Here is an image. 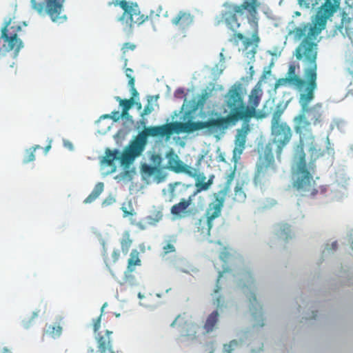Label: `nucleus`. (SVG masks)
Segmentation results:
<instances>
[{"label": "nucleus", "mask_w": 353, "mask_h": 353, "mask_svg": "<svg viewBox=\"0 0 353 353\" xmlns=\"http://www.w3.org/2000/svg\"><path fill=\"white\" fill-rule=\"evenodd\" d=\"M175 95L176 97H180L181 95H184V90L183 89H178L176 90L175 92Z\"/></svg>", "instance_id": "nucleus-54"}, {"label": "nucleus", "mask_w": 353, "mask_h": 353, "mask_svg": "<svg viewBox=\"0 0 353 353\" xmlns=\"http://www.w3.org/2000/svg\"><path fill=\"white\" fill-rule=\"evenodd\" d=\"M139 122L143 126H145L146 124V120L145 119H141Z\"/></svg>", "instance_id": "nucleus-64"}, {"label": "nucleus", "mask_w": 353, "mask_h": 353, "mask_svg": "<svg viewBox=\"0 0 353 353\" xmlns=\"http://www.w3.org/2000/svg\"><path fill=\"white\" fill-rule=\"evenodd\" d=\"M249 70H250L249 73H250V77L252 78L254 74V70L253 66H250L249 68Z\"/></svg>", "instance_id": "nucleus-60"}, {"label": "nucleus", "mask_w": 353, "mask_h": 353, "mask_svg": "<svg viewBox=\"0 0 353 353\" xmlns=\"http://www.w3.org/2000/svg\"><path fill=\"white\" fill-rule=\"evenodd\" d=\"M248 130V126L243 127L237 130L234 140L235 146L233 150V158L236 160L240 158V156L245 148L246 137Z\"/></svg>", "instance_id": "nucleus-16"}, {"label": "nucleus", "mask_w": 353, "mask_h": 353, "mask_svg": "<svg viewBox=\"0 0 353 353\" xmlns=\"http://www.w3.org/2000/svg\"><path fill=\"white\" fill-rule=\"evenodd\" d=\"M154 168L153 167H151V166H148L146 167L145 168V172H148L149 174H152L153 173V170H154Z\"/></svg>", "instance_id": "nucleus-58"}, {"label": "nucleus", "mask_w": 353, "mask_h": 353, "mask_svg": "<svg viewBox=\"0 0 353 353\" xmlns=\"http://www.w3.org/2000/svg\"><path fill=\"white\" fill-rule=\"evenodd\" d=\"M315 19L313 21V26L310 25L309 23L303 24L301 26L296 27L294 29L293 33L294 34V38L297 40L301 39L303 37L305 38L303 39L305 40L310 31V30L314 27Z\"/></svg>", "instance_id": "nucleus-22"}, {"label": "nucleus", "mask_w": 353, "mask_h": 353, "mask_svg": "<svg viewBox=\"0 0 353 353\" xmlns=\"http://www.w3.org/2000/svg\"><path fill=\"white\" fill-rule=\"evenodd\" d=\"M136 48V45L132 43H125L121 48L123 57L129 51H133Z\"/></svg>", "instance_id": "nucleus-41"}, {"label": "nucleus", "mask_w": 353, "mask_h": 353, "mask_svg": "<svg viewBox=\"0 0 353 353\" xmlns=\"http://www.w3.org/2000/svg\"><path fill=\"white\" fill-rule=\"evenodd\" d=\"M283 113V110L281 109L280 106L278 105L276 109L274 110L272 114L271 120V125H275L281 123H285L286 122L282 121L281 117Z\"/></svg>", "instance_id": "nucleus-34"}, {"label": "nucleus", "mask_w": 353, "mask_h": 353, "mask_svg": "<svg viewBox=\"0 0 353 353\" xmlns=\"http://www.w3.org/2000/svg\"><path fill=\"white\" fill-rule=\"evenodd\" d=\"M130 91L132 93V97L134 99V98L138 96L139 93L135 88H131Z\"/></svg>", "instance_id": "nucleus-52"}, {"label": "nucleus", "mask_w": 353, "mask_h": 353, "mask_svg": "<svg viewBox=\"0 0 353 353\" xmlns=\"http://www.w3.org/2000/svg\"><path fill=\"white\" fill-rule=\"evenodd\" d=\"M196 192L190 195L188 199H182L179 203L174 204L170 209L171 214L174 216L181 219L189 214L188 208L192 204Z\"/></svg>", "instance_id": "nucleus-17"}, {"label": "nucleus", "mask_w": 353, "mask_h": 353, "mask_svg": "<svg viewBox=\"0 0 353 353\" xmlns=\"http://www.w3.org/2000/svg\"><path fill=\"white\" fill-rule=\"evenodd\" d=\"M347 70L349 74L353 77V57L347 60Z\"/></svg>", "instance_id": "nucleus-47"}, {"label": "nucleus", "mask_w": 353, "mask_h": 353, "mask_svg": "<svg viewBox=\"0 0 353 353\" xmlns=\"http://www.w3.org/2000/svg\"><path fill=\"white\" fill-rule=\"evenodd\" d=\"M237 345L238 342L236 340H232L228 344H225L223 346V353H232V347ZM215 350L216 348L212 342L205 345V351L207 353H214Z\"/></svg>", "instance_id": "nucleus-25"}, {"label": "nucleus", "mask_w": 353, "mask_h": 353, "mask_svg": "<svg viewBox=\"0 0 353 353\" xmlns=\"http://www.w3.org/2000/svg\"><path fill=\"white\" fill-rule=\"evenodd\" d=\"M172 327L180 328L181 337L188 340L194 341L197 339V330L199 325L192 321L185 313L179 314L174 321L170 324Z\"/></svg>", "instance_id": "nucleus-13"}, {"label": "nucleus", "mask_w": 353, "mask_h": 353, "mask_svg": "<svg viewBox=\"0 0 353 353\" xmlns=\"http://www.w3.org/2000/svg\"><path fill=\"white\" fill-rule=\"evenodd\" d=\"M164 137L160 125L145 128L124 149L120 159L123 165L132 163L144 150L147 144L148 137Z\"/></svg>", "instance_id": "nucleus-7"}, {"label": "nucleus", "mask_w": 353, "mask_h": 353, "mask_svg": "<svg viewBox=\"0 0 353 353\" xmlns=\"http://www.w3.org/2000/svg\"><path fill=\"white\" fill-rule=\"evenodd\" d=\"M223 108L226 117H219L217 120L222 130H226L230 124H235L239 121L248 122L245 103L239 86H232L224 97Z\"/></svg>", "instance_id": "nucleus-5"}, {"label": "nucleus", "mask_w": 353, "mask_h": 353, "mask_svg": "<svg viewBox=\"0 0 353 353\" xmlns=\"http://www.w3.org/2000/svg\"><path fill=\"white\" fill-rule=\"evenodd\" d=\"M193 22V17L190 13L180 11L176 17L172 19V23L179 28V29L184 31Z\"/></svg>", "instance_id": "nucleus-19"}, {"label": "nucleus", "mask_w": 353, "mask_h": 353, "mask_svg": "<svg viewBox=\"0 0 353 353\" xmlns=\"http://www.w3.org/2000/svg\"><path fill=\"white\" fill-rule=\"evenodd\" d=\"M21 30V27L11 19L6 21L4 26L1 28L0 37V50L3 52H14V57H17L21 48H23L22 41L18 38V32Z\"/></svg>", "instance_id": "nucleus-10"}, {"label": "nucleus", "mask_w": 353, "mask_h": 353, "mask_svg": "<svg viewBox=\"0 0 353 353\" xmlns=\"http://www.w3.org/2000/svg\"><path fill=\"white\" fill-rule=\"evenodd\" d=\"M298 1L301 6H304L306 8H309L316 3V0H298Z\"/></svg>", "instance_id": "nucleus-42"}, {"label": "nucleus", "mask_w": 353, "mask_h": 353, "mask_svg": "<svg viewBox=\"0 0 353 353\" xmlns=\"http://www.w3.org/2000/svg\"><path fill=\"white\" fill-rule=\"evenodd\" d=\"M50 148H51V141H50L49 144L44 148L45 154H47Z\"/></svg>", "instance_id": "nucleus-59"}, {"label": "nucleus", "mask_w": 353, "mask_h": 353, "mask_svg": "<svg viewBox=\"0 0 353 353\" xmlns=\"http://www.w3.org/2000/svg\"><path fill=\"white\" fill-rule=\"evenodd\" d=\"M120 243L122 252L124 254H127L132 243V241L130 239V233L128 231L123 234V236Z\"/></svg>", "instance_id": "nucleus-30"}, {"label": "nucleus", "mask_w": 353, "mask_h": 353, "mask_svg": "<svg viewBox=\"0 0 353 353\" xmlns=\"http://www.w3.org/2000/svg\"><path fill=\"white\" fill-rule=\"evenodd\" d=\"M119 153V152L117 150L112 151L109 148H107L105 152V156L103 157L101 163L107 166L112 165L114 161L119 159L117 157Z\"/></svg>", "instance_id": "nucleus-26"}, {"label": "nucleus", "mask_w": 353, "mask_h": 353, "mask_svg": "<svg viewBox=\"0 0 353 353\" xmlns=\"http://www.w3.org/2000/svg\"><path fill=\"white\" fill-rule=\"evenodd\" d=\"M121 210L123 213V217L125 218V217H128V216L130 215H133V214H135V212H134V210L132 209L130 211L128 210V209L125 208V207H122L121 208Z\"/></svg>", "instance_id": "nucleus-49"}, {"label": "nucleus", "mask_w": 353, "mask_h": 353, "mask_svg": "<svg viewBox=\"0 0 353 353\" xmlns=\"http://www.w3.org/2000/svg\"><path fill=\"white\" fill-rule=\"evenodd\" d=\"M112 334V332L109 330H106L103 334L98 333L96 341L99 352L116 353L113 350L112 340L110 338Z\"/></svg>", "instance_id": "nucleus-18"}, {"label": "nucleus", "mask_w": 353, "mask_h": 353, "mask_svg": "<svg viewBox=\"0 0 353 353\" xmlns=\"http://www.w3.org/2000/svg\"><path fill=\"white\" fill-rule=\"evenodd\" d=\"M341 0H325V2L319 8L315 15L314 27L312 29L316 33L321 32L325 28L327 21L339 8Z\"/></svg>", "instance_id": "nucleus-12"}, {"label": "nucleus", "mask_w": 353, "mask_h": 353, "mask_svg": "<svg viewBox=\"0 0 353 353\" xmlns=\"http://www.w3.org/2000/svg\"><path fill=\"white\" fill-rule=\"evenodd\" d=\"M154 110V108L150 101H148V104L144 107L143 110L141 113V116L143 117L145 115L150 114Z\"/></svg>", "instance_id": "nucleus-43"}, {"label": "nucleus", "mask_w": 353, "mask_h": 353, "mask_svg": "<svg viewBox=\"0 0 353 353\" xmlns=\"http://www.w3.org/2000/svg\"><path fill=\"white\" fill-rule=\"evenodd\" d=\"M236 31L237 30L233 32V34L229 39V41L230 43L237 46H239L240 41H243L245 48H248L250 46L252 45V41L250 39L245 38L243 33L236 32Z\"/></svg>", "instance_id": "nucleus-24"}, {"label": "nucleus", "mask_w": 353, "mask_h": 353, "mask_svg": "<svg viewBox=\"0 0 353 353\" xmlns=\"http://www.w3.org/2000/svg\"><path fill=\"white\" fill-rule=\"evenodd\" d=\"M114 202H115V199L112 196H109V197H107L105 199H104V201L102 203V205L108 206V205H112Z\"/></svg>", "instance_id": "nucleus-48"}, {"label": "nucleus", "mask_w": 353, "mask_h": 353, "mask_svg": "<svg viewBox=\"0 0 353 353\" xmlns=\"http://www.w3.org/2000/svg\"><path fill=\"white\" fill-rule=\"evenodd\" d=\"M106 305V303H105L103 307H101V313L103 312V309L105 306ZM101 316L102 314L99 316H98L96 319L93 321V330L95 333H97L101 327Z\"/></svg>", "instance_id": "nucleus-40"}, {"label": "nucleus", "mask_w": 353, "mask_h": 353, "mask_svg": "<svg viewBox=\"0 0 353 353\" xmlns=\"http://www.w3.org/2000/svg\"><path fill=\"white\" fill-rule=\"evenodd\" d=\"M161 161V156L156 155V156L154 157V163H157L159 164Z\"/></svg>", "instance_id": "nucleus-56"}, {"label": "nucleus", "mask_w": 353, "mask_h": 353, "mask_svg": "<svg viewBox=\"0 0 353 353\" xmlns=\"http://www.w3.org/2000/svg\"><path fill=\"white\" fill-rule=\"evenodd\" d=\"M222 276V273L221 272H219V277L217 279V283H219L221 277ZM221 290V288L219 286V285L217 284L216 286V288L214 289V294H216L219 292V290Z\"/></svg>", "instance_id": "nucleus-51"}, {"label": "nucleus", "mask_w": 353, "mask_h": 353, "mask_svg": "<svg viewBox=\"0 0 353 353\" xmlns=\"http://www.w3.org/2000/svg\"><path fill=\"white\" fill-rule=\"evenodd\" d=\"M46 334L55 339L59 337L62 333V327L59 323L50 324L46 326Z\"/></svg>", "instance_id": "nucleus-29"}, {"label": "nucleus", "mask_w": 353, "mask_h": 353, "mask_svg": "<svg viewBox=\"0 0 353 353\" xmlns=\"http://www.w3.org/2000/svg\"><path fill=\"white\" fill-rule=\"evenodd\" d=\"M213 305L216 306V310L212 311L206 317L203 325L205 334L211 333L218 328L220 316L218 310H221L223 306H225L223 297L221 296H219L216 299H213Z\"/></svg>", "instance_id": "nucleus-15"}, {"label": "nucleus", "mask_w": 353, "mask_h": 353, "mask_svg": "<svg viewBox=\"0 0 353 353\" xmlns=\"http://www.w3.org/2000/svg\"><path fill=\"white\" fill-rule=\"evenodd\" d=\"M133 72V70L131 68H126L125 69V74L127 77H130L132 76V73Z\"/></svg>", "instance_id": "nucleus-55"}, {"label": "nucleus", "mask_w": 353, "mask_h": 353, "mask_svg": "<svg viewBox=\"0 0 353 353\" xmlns=\"http://www.w3.org/2000/svg\"><path fill=\"white\" fill-rule=\"evenodd\" d=\"M183 172L191 177H195L197 176V170L185 163H182L180 167V170L176 173Z\"/></svg>", "instance_id": "nucleus-35"}, {"label": "nucleus", "mask_w": 353, "mask_h": 353, "mask_svg": "<svg viewBox=\"0 0 353 353\" xmlns=\"http://www.w3.org/2000/svg\"><path fill=\"white\" fill-rule=\"evenodd\" d=\"M249 301L250 303V310L252 311V314L256 316V312H261L262 307L261 305L258 303L256 294L254 293H250L249 296Z\"/></svg>", "instance_id": "nucleus-31"}, {"label": "nucleus", "mask_w": 353, "mask_h": 353, "mask_svg": "<svg viewBox=\"0 0 353 353\" xmlns=\"http://www.w3.org/2000/svg\"><path fill=\"white\" fill-rule=\"evenodd\" d=\"M114 4L115 6H119L123 10L122 15L119 18V21L128 30H131L134 24L139 26L148 19L152 23H156L161 17L163 10L162 7L159 6L155 10H152L150 15L145 16L141 13L137 3L127 1L126 0H117Z\"/></svg>", "instance_id": "nucleus-6"}, {"label": "nucleus", "mask_w": 353, "mask_h": 353, "mask_svg": "<svg viewBox=\"0 0 353 353\" xmlns=\"http://www.w3.org/2000/svg\"><path fill=\"white\" fill-rule=\"evenodd\" d=\"M287 84H290V81L286 77L285 78H280L275 82L274 89L276 90L280 86L286 85Z\"/></svg>", "instance_id": "nucleus-44"}, {"label": "nucleus", "mask_w": 353, "mask_h": 353, "mask_svg": "<svg viewBox=\"0 0 353 353\" xmlns=\"http://www.w3.org/2000/svg\"><path fill=\"white\" fill-rule=\"evenodd\" d=\"M332 247L333 248V250H336V248H337V242L336 241H334L332 243Z\"/></svg>", "instance_id": "nucleus-63"}, {"label": "nucleus", "mask_w": 353, "mask_h": 353, "mask_svg": "<svg viewBox=\"0 0 353 353\" xmlns=\"http://www.w3.org/2000/svg\"><path fill=\"white\" fill-rule=\"evenodd\" d=\"M198 179L199 181L197 183L205 182V180L206 179V177L204 176V174H201L198 176Z\"/></svg>", "instance_id": "nucleus-57"}, {"label": "nucleus", "mask_w": 353, "mask_h": 353, "mask_svg": "<svg viewBox=\"0 0 353 353\" xmlns=\"http://www.w3.org/2000/svg\"><path fill=\"white\" fill-rule=\"evenodd\" d=\"M41 148V146L39 145H35L34 146L26 150V155L23 159V163H28L35 160V151L37 149Z\"/></svg>", "instance_id": "nucleus-32"}, {"label": "nucleus", "mask_w": 353, "mask_h": 353, "mask_svg": "<svg viewBox=\"0 0 353 353\" xmlns=\"http://www.w3.org/2000/svg\"><path fill=\"white\" fill-rule=\"evenodd\" d=\"M164 137L160 125L145 128L124 149L120 159L123 165L132 163L144 150L147 144L148 137Z\"/></svg>", "instance_id": "nucleus-8"}, {"label": "nucleus", "mask_w": 353, "mask_h": 353, "mask_svg": "<svg viewBox=\"0 0 353 353\" xmlns=\"http://www.w3.org/2000/svg\"><path fill=\"white\" fill-rule=\"evenodd\" d=\"M292 137V130L287 123L271 125V139L265 145L256 164L254 178L256 184L262 183L263 179L269 177L276 170L273 145H275L276 159L280 161L283 150L290 143Z\"/></svg>", "instance_id": "nucleus-2"}, {"label": "nucleus", "mask_w": 353, "mask_h": 353, "mask_svg": "<svg viewBox=\"0 0 353 353\" xmlns=\"http://www.w3.org/2000/svg\"><path fill=\"white\" fill-rule=\"evenodd\" d=\"M261 6L259 0H244L241 4H232L228 6V10L221 13V21L226 27L232 32L238 30L241 26L238 17L247 19L252 29V44L256 46L260 41L259 37V14L258 10Z\"/></svg>", "instance_id": "nucleus-3"}, {"label": "nucleus", "mask_w": 353, "mask_h": 353, "mask_svg": "<svg viewBox=\"0 0 353 353\" xmlns=\"http://www.w3.org/2000/svg\"><path fill=\"white\" fill-rule=\"evenodd\" d=\"M65 0H44V2H39L37 0H31L32 8L39 14L45 12L50 17L51 20L55 23H63L67 17L63 14V3Z\"/></svg>", "instance_id": "nucleus-11"}, {"label": "nucleus", "mask_w": 353, "mask_h": 353, "mask_svg": "<svg viewBox=\"0 0 353 353\" xmlns=\"http://www.w3.org/2000/svg\"><path fill=\"white\" fill-rule=\"evenodd\" d=\"M121 114V118H128L129 117V112L128 111L122 110Z\"/></svg>", "instance_id": "nucleus-53"}, {"label": "nucleus", "mask_w": 353, "mask_h": 353, "mask_svg": "<svg viewBox=\"0 0 353 353\" xmlns=\"http://www.w3.org/2000/svg\"><path fill=\"white\" fill-rule=\"evenodd\" d=\"M1 353H12V352H11V351L8 348L4 347L2 350V352Z\"/></svg>", "instance_id": "nucleus-61"}, {"label": "nucleus", "mask_w": 353, "mask_h": 353, "mask_svg": "<svg viewBox=\"0 0 353 353\" xmlns=\"http://www.w3.org/2000/svg\"><path fill=\"white\" fill-rule=\"evenodd\" d=\"M276 234L279 238L285 241H288L292 237L290 226L288 224L283 223H279L277 225Z\"/></svg>", "instance_id": "nucleus-23"}, {"label": "nucleus", "mask_w": 353, "mask_h": 353, "mask_svg": "<svg viewBox=\"0 0 353 353\" xmlns=\"http://www.w3.org/2000/svg\"><path fill=\"white\" fill-rule=\"evenodd\" d=\"M234 177L235 169L225 176L226 181L223 188L212 194L211 201L208 205L204 216L196 222V232L203 238L208 239L210 236V231L214 220L221 216L227 195L230 190Z\"/></svg>", "instance_id": "nucleus-4"}, {"label": "nucleus", "mask_w": 353, "mask_h": 353, "mask_svg": "<svg viewBox=\"0 0 353 353\" xmlns=\"http://www.w3.org/2000/svg\"><path fill=\"white\" fill-rule=\"evenodd\" d=\"M214 177V175H211L209 177L208 181L196 183V185L198 188L197 191L208 190L209 188L210 187V185L213 183Z\"/></svg>", "instance_id": "nucleus-38"}, {"label": "nucleus", "mask_w": 353, "mask_h": 353, "mask_svg": "<svg viewBox=\"0 0 353 353\" xmlns=\"http://www.w3.org/2000/svg\"><path fill=\"white\" fill-rule=\"evenodd\" d=\"M245 198V194L244 193L242 187L237 184L234 188V199L237 200H243Z\"/></svg>", "instance_id": "nucleus-39"}, {"label": "nucleus", "mask_w": 353, "mask_h": 353, "mask_svg": "<svg viewBox=\"0 0 353 353\" xmlns=\"http://www.w3.org/2000/svg\"><path fill=\"white\" fill-rule=\"evenodd\" d=\"M320 192L321 194H325L326 192V188L325 187H321L320 188Z\"/></svg>", "instance_id": "nucleus-62"}, {"label": "nucleus", "mask_w": 353, "mask_h": 353, "mask_svg": "<svg viewBox=\"0 0 353 353\" xmlns=\"http://www.w3.org/2000/svg\"><path fill=\"white\" fill-rule=\"evenodd\" d=\"M104 118H110L114 121H118L121 119V114L119 111H113L110 114H105Z\"/></svg>", "instance_id": "nucleus-45"}, {"label": "nucleus", "mask_w": 353, "mask_h": 353, "mask_svg": "<svg viewBox=\"0 0 353 353\" xmlns=\"http://www.w3.org/2000/svg\"><path fill=\"white\" fill-rule=\"evenodd\" d=\"M163 253L165 254H167L168 253L175 252V248H174V246L172 244L168 243L167 245L163 246Z\"/></svg>", "instance_id": "nucleus-46"}, {"label": "nucleus", "mask_w": 353, "mask_h": 353, "mask_svg": "<svg viewBox=\"0 0 353 353\" xmlns=\"http://www.w3.org/2000/svg\"><path fill=\"white\" fill-rule=\"evenodd\" d=\"M104 184L102 182L97 183L92 192L84 200L85 203H90L97 199L103 191Z\"/></svg>", "instance_id": "nucleus-27"}, {"label": "nucleus", "mask_w": 353, "mask_h": 353, "mask_svg": "<svg viewBox=\"0 0 353 353\" xmlns=\"http://www.w3.org/2000/svg\"><path fill=\"white\" fill-rule=\"evenodd\" d=\"M120 252L119 250H113L112 255H111V259L109 258L105 257L104 259L105 263L106 264V266L110 269V265L112 263H116L119 258Z\"/></svg>", "instance_id": "nucleus-37"}, {"label": "nucleus", "mask_w": 353, "mask_h": 353, "mask_svg": "<svg viewBox=\"0 0 353 353\" xmlns=\"http://www.w3.org/2000/svg\"><path fill=\"white\" fill-rule=\"evenodd\" d=\"M115 99L119 101V105L122 107V110L129 111L135 103L133 97L130 99H122L119 97H116Z\"/></svg>", "instance_id": "nucleus-33"}, {"label": "nucleus", "mask_w": 353, "mask_h": 353, "mask_svg": "<svg viewBox=\"0 0 353 353\" xmlns=\"http://www.w3.org/2000/svg\"><path fill=\"white\" fill-rule=\"evenodd\" d=\"M263 96V90L260 85H256L248 97V105L245 104L246 113L248 121H249L252 118L256 117L257 119L265 118L267 116L266 113L256 114V109L259 106Z\"/></svg>", "instance_id": "nucleus-14"}, {"label": "nucleus", "mask_w": 353, "mask_h": 353, "mask_svg": "<svg viewBox=\"0 0 353 353\" xmlns=\"http://www.w3.org/2000/svg\"><path fill=\"white\" fill-rule=\"evenodd\" d=\"M128 78L129 79L128 85L130 87V89L135 88L134 87V83H135L134 78L133 77H128Z\"/></svg>", "instance_id": "nucleus-50"}, {"label": "nucleus", "mask_w": 353, "mask_h": 353, "mask_svg": "<svg viewBox=\"0 0 353 353\" xmlns=\"http://www.w3.org/2000/svg\"><path fill=\"white\" fill-rule=\"evenodd\" d=\"M139 253L137 250H132L130 258L128 260L127 270L125 272V281H130L132 276L129 275L135 270V266H140L141 261L139 259Z\"/></svg>", "instance_id": "nucleus-20"}, {"label": "nucleus", "mask_w": 353, "mask_h": 353, "mask_svg": "<svg viewBox=\"0 0 353 353\" xmlns=\"http://www.w3.org/2000/svg\"><path fill=\"white\" fill-rule=\"evenodd\" d=\"M168 160L167 168L171 170L177 172L183 161L179 159V156L174 152L173 149H170L165 154Z\"/></svg>", "instance_id": "nucleus-21"}, {"label": "nucleus", "mask_w": 353, "mask_h": 353, "mask_svg": "<svg viewBox=\"0 0 353 353\" xmlns=\"http://www.w3.org/2000/svg\"><path fill=\"white\" fill-rule=\"evenodd\" d=\"M163 134L167 138L174 132L192 133L197 130L208 129L210 132L223 131L217 119H209L206 121L172 122L160 125Z\"/></svg>", "instance_id": "nucleus-9"}, {"label": "nucleus", "mask_w": 353, "mask_h": 353, "mask_svg": "<svg viewBox=\"0 0 353 353\" xmlns=\"http://www.w3.org/2000/svg\"><path fill=\"white\" fill-rule=\"evenodd\" d=\"M163 212L160 210H154L150 215L146 216V222L150 225H156L163 218Z\"/></svg>", "instance_id": "nucleus-28"}, {"label": "nucleus", "mask_w": 353, "mask_h": 353, "mask_svg": "<svg viewBox=\"0 0 353 353\" xmlns=\"http://www.w3.org/2000/svg\"><path fill=\"white\" fill-rule=\"evenodd\" d=\"M209 97L210 93L207 91V90H203L201 94L199 95L196 103L194 105L193 110H196L199 107H203Z\"/></svg>", "instance_id": "nucleus-36"}, {"label": "nucleus", "mask_w": 353, "mask_h": 353, "mask_svg": "<svg viewBox=\"0 0 353 353\" xmlns=\"http://www.w3.org/2000/svg\"><path fill=\"white\" fill-rule=\"evenodd\" d=\"M320 33L311 29L307 37L302 41L296 47L294 55L301 61L303 65L304 79L296 74L299 65L290 64L286 77L290 81V85L295 86L303 92L300 94L299 103L301 105V112L294 119V130L299 137V144L294 154L296 179L294 187L304 196L314 197L319 192L315 188V181L310 170L314 172L313 163H310L307 168L304 145L308 144V151L312 159L316 160L323 155L324 151L315 143L312 134V126L321 127L324 123L322 104L316 103L310 107L309 105L314 99V91L317 88V44L315 43L316 37Z\"/></svg>", "instance_id": "nucleus-1"}]
</instances>
